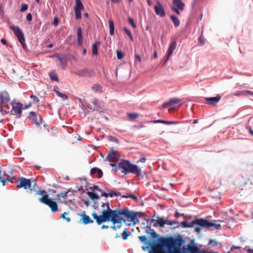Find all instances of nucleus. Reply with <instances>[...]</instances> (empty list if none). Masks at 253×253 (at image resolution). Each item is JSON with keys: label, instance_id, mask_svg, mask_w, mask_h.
<instances>
[{"label": "nucleus", "instance_id": "1", "mask_svg": "<svg viewBox=\"0 0 253 253\" xmlns=\"http://www.w3.org/2000/svg\"><path fill=\"white\" fill-rule=\"evenodd\" d=\"M102 207L104 209L102 211L101 215H98L95 212L92 213L93 219L98 225L107 221H111L113 223V226L111 228L116 230L121 227L123 221L125 223H135L138 221L136 213L130 211L127 208L122 210H112L110 209L108 202L103 203Z\"/></svg>", "mask_w": 253, "mask_h": 253}, {"label": "nucleus", "instance_id": "2", "mask_svg": "<svg viewBox=\"0 0 253 253\" xmlns=\"http://www.w3.org/2000/svg\"><path fill=\"white\" fill-rule=\"evenodd\" d=\"M149 253H174V237H160Z\"/></svg>", "mask_w": 253, "mask_h": 253}, {"label": "nucleus", "instance_id": "3", "mask_svg": "<svg viewBox=\"0 0 253 253\" xmlns=\"http://www.w3.org/2000/svg\"><path fill=\"white\" fill-rule=\"evenodd\" d=\"M179 224H180L181 226L184 228L191 227L194 224H196L202 227H206L207 228L214 227L216 229H218L220 227V224L214 223L203 218H196L189 223H188L185 221H182L180 223L175 221V228H179Z\"/></svg>", "mask_w": 253, "mask_h": 253}, {"label": "nucleus", "instance_id": "4", "mask_svg": "<svg viewBox=\"0 0 253 253\" xmlns=\"http://www.w3.org/2000/svg\"><path fill=\"white\" fill-rule=\"evenodd\" d=\"M117 169L125 175L129 173L135 174L137 176L141 175V170L136 165L132 164L129 161L122 160L118 164Z\"/></svg>", "mask_w": 253, "mask_h": 253}, {"label": "nucleus", "instance_id": "5", "mask_svg": "<svg viewBox=\"0 0 253 253\" xmlns=\"http://www.w3.org/2000/svg\"><path fill=\"white\" fill-rule=\"evenodd\" d=\"M241 188L239 193L241 196L253 198V175H251L247 180H245L241 185Z\"/></svg>", "mask_w": 253, "mask_h": 253}, {"label": "nucleus", "instance_id": "6", "mask_svg": "<svg viewBox=\"0 0 253 253\" xmlns=\"http://www.w3.org/2000/svg\"><path fill=\"white\" fill-rule=\"evenodd\" d=\"M39 201L47 206L50 209L52 212H55L58 211V206L56 202L53 201L50 198H47V196L41 197L39 199Z\"/></svg>", "mask_w": 253, "mask_h": 253}, {"label": "nucleus", "instance_id": "7", "mask_svg": "<svg viewBox=\"0 0 253 253\" xmlns=\"http://www.w3.org/2000/svg\"><path fill=\"white\" fill-rule=\"evenodd\" d=\"M13 31L14 35L17 37L19 42L21 44L23 48H25L26 44L24 34L21 29L18 26L12 25L10 27Z\"/></svg>", "mask_w": 253, "mask_h": 253}, {"label": "nucleus", "instance_id": "8", "mask_svg": "<svg viewBox=\"0 0 253 253\" xmlns=\"http://www.w3.org/2000/svg\"><path fill=\"white\" fill-rule=\"evenodd\" d=\"M16 182L18 184L16 186L17 188L32 190L31 188L32 182L29 179H27L24 177H20L18 178Z\"/></svg>", "mask_w": 253, "mask_h": 253}, {"label": "nucleus", "instance_id": "9", "mask_svg": "<svg viewBox=\"0 0 253 253\" xmlns=\"http://www.w3.org/2000/svg\"><path fill=\"white\" fill-rule=\"evenodd\" d=\"M12 110L11 114L14 115H16V117L20 118L21 117L22 110L23 109V105L19 102H12ZM28 106H26L24 109L27 108Z\"/></svg>", "mask_w": 253, "mask_h": 253}, {"label": "nucleus", "instance_id": "10", "mask_svg": "<svg viewBox=\"0 0 253 253\" xmlns=\"http://www.w3.org/2000/svg\"><path fill=\"white\" fill-rule=\"evenodd\" d=\"M29 118L31 122L36 126L42 124V119L40 114L34 112H31Z\"/></svg>", "mask_w": 253, "mask_h": 253}, {"label": "nucleus", "instance_id": "11", "mask_svg": "<svg viewBox=\"0 0 253 253\" xmlns=\"http://www.w3.org/2000/svg\"><path fill=\"white\" fill-rule=\"evenodd\" d=\"M76 4L74 7V11L75 13L76 18L77 19H80L81 18V10L84 8L83 4H82L80 0H75Z\"/></svg>", "mask_w": 253, "mask_h": 253}, {"label": "nucleus", "instance_id": "12", "mask_svg": "<svg viewBox=\"0 0 253 253\" xmlns=\"http://www.w3.org/2000/svg\"><path fill=\"white\" fill-rule=\"evenodd\" d=\"M120 159V154L117 151H114L112 148L111 150L109 152L106 159L112 162H117Z\"/></svg>", "mask_w": 253, "mask_h": 253}, {"label": "nucleus", "instance_id": "13", "mask_svg": "<svg viewBox=\"0 0 253 253\" xmlns=\"http://www.w3.org/2000/svg\"><path fill=\"white\" fill-rule=\"evenodd\" d=\"M185 3L182 1V0H175V13L179 15L180 11H183L185 9Z\"/></svg>", "mask_w": 253, "mask_h": 253}, {"label": "nucleus", "instance_id": "14", "mask_svg": "<svg viewBox=\"0 0 253 253\" xmlns=\"http://www.w3.org/2000/svg\"><path fill=\"white\" fill-rule=\"evenodd\" d=\"M155 11L157 15L160 16L161 17H164L166 15L165 11L163 8V5L159 2H158L157 4L154 6Z\"/></svg>", "mask_w": 253, "mask_h": 253}, {"label": "nucleus", "instance_id": "15", "mask_svg": "<svg viewBox=\"0 0 253 253\" xmlns=\"http://www.w3.org/2000/svg\"><path fill=\"white\" fill-rule=\"evenodd\" d=\"M221 99V96L217 95L215 97H206L205 100L207 104L213 105L218 103Z\"/></svg>", "mask_w": 253, "mask_h": 253}, {"label": "nucleus", "instance_id": "16", "mask_svg": "<svg viewBox=\"0 0 253 253\" xmlns=\"http://www.w3.org/2000/svg\"><path fill=\"white\" fill-rule=\"evenodd\" d=\"M10 100L9 95L7 91H1L0 94V103L6 104Z\"/></svg>", "mask_w": 253, "mask_h": 253}, {"label": "nucleus", "instance_id": "17", "mask_svg": "<svg viewBox=\"0 0 253 253\" xmlns=\"http://www.w3.org/2000/svg\"><path fill=\"white\" fill-rule=\"evenodd\" d=\"M90 174L92 176H96V177L100 178L102 177L103 175V172L101 169L97 168H93L90 170Z\"/></svg>", "mask_w": 253, "mask_h": 253}, {"label": "nucleus", "instance_id": "18", "mask_svg": "<svg viewBox=\"0 0 253 253\" xmlns=\"http://www.w3.org/2000/svg\"><path fill=\"white\" fill-rule=\"evenodd\" d=\"M185 242V241L181 235L175 236V247H176L178 250H179L180 248Z\"/></svg>", "mask_w": 253, "mask_h": 253}, {"label": "nucleus", "instance_id": "19", "mask_svg": "<svg viewBox=\"0 0 253 253\" xmlns=\"http://www.w3.org/2000/svg\"><path fill=\"white\" fill-rule=\"evenodd\" d=\"M188 250L190 253H211V252L202 251H200L199 248L195 246L188 244Z\"/></svg>", "mask_w": 253, "mask_h": 253}, {"label": "nucleus", "instance_id": "20", "mask_svg": "<svg viewBox=\"0 0 253 253\" xmlns=\"http://www.w3.org/2000/svg\"><path fill=\"white\" fill-rule=\"evenodd\" d=\"M79 75L82 77H90L94 75V72L91 70L84 69L80 71L79 73Z\"/></svg>", "mask_w": 253, "mask_h": 253}, {"label": "nucleus", "instance_id": "21", "mask_svg": "<svg viewBox=\"0 0 253 253\" xmlns=\"http://www.w3.org/2000/svg\"><path fill=\"white\" fill-rule=\"evenodd\" d=\"M80 216H82V222L84 224L92 223L93 222V221L90 218L88 215L85 214V211H84L82 213H81Z\"/></svg>", "mask_w": 253, "mask_h": 253}, {"label": "nucleus", "instance_id": "22", "mask_svg": "<svg viewBox=\"0 0 253 253\" xmlns=\"http://www.w3.org/2000/svg\"><path fill=\"white\" fill-rule=\"evenodd\" d=\"M165 224L166 222L164 221V219L162 217H158L156 222L154 224V226L163 227Z\"/></svg>", "mask_w": 253, "mask_h": 253}, {"label": "nucleus", "instance_id": "23", "mask_svg": "<svg viewBox=\"0 0 253 253\" xmlns=\"http://www.w3.org/2000/svg\"><path fill=\"white\" fill-rule=\"evenodd\" d=\"M78 44L81 45L83 43L82 32L81 27H79L77 29Z\"/></svg>", "mask_w": 253, "mask_h": 253}, {"label": "nucleus", "instance_id": "24", "mask_svg": "<svg viewBox=\"0 0 253 253\" xmlns=\"http://www.w3.org/2000/svg\"><path fill=\"white\" fill-rule=\"evenodd\" d=\"M173 48H174V42H171V44L169 49V50L167 52V54L166 55V58L165 61V62H166L167 61V60L169 59V57L172 55V53H173Z\"/></svg>", "mask_w": 253, "mask_h": 253}, {"label": "nucleus", "instance_id": "25", "mask_svg": "<svg viewBox=\"0 0 253 253\" xmlns=\"http://www.w3.org/2000/svg\"><path fill=\"white\" fill-rule=\"evenodd\" d=\"M53 90L59 97L63 98L64 99H66L68 98L67 95L59 92V88L58 86H54Z\"/></svg>", "mask_w": 253, "mask_h": 253}, {"label": "nucleus", "instance_id": "26", "mask_svg": "<svg viewBox=\"0 0 253 253\" xmlns=\"http://www.w3.org/2000/svg\"><path fill=\"white\" fill-rule=\"evenodd\" d=\"M49 76L50 79L51 81H57V82L58 81V78L57 74H56V73L55 71H52L50 72L49 73Z\"/></svg>", "mask_w": 253, "mask_h": 253}, {"label": "nucleus", "instance_id": "27", "mask_svg": "<svg viewBox=\"0 0 253 253\" xmlns=\"http://www.w3.org/2000/svg\"><path fill=\"white\" fill-rule=\"evenodd\" d=\"M87 194L90 198H91L93 201H94V204H95V200H97L99 198V197L97 196V195L92 192L89 191H88L87 192Z\"/></svg>", "mask_w": 253, "mask_h": 253}, {"label": "nucleus", "instance_id": "28", "mask_svg": "<svg viewBox=\"0 0 253 253\" xmlns=\"http://www.w3.org/2000/svg\"><path fill=\"white\" fill-rule=\"evenodd\" d=\"M100 44L99 42H97L93 44L92 46V53L94 55H96L98 54L97 46Z\"/></svg>", "mask_w": 253, "mask_h": 253}, {"label": "nucleus", "instance_id": "29", "mask_svg": "<svg viewBox=\"0 0 253 253\" xmlns=\"http://www.w3.org/2000/svg\"><path fill=\"white\" fill-rule=\"evenodd\" d=\"M109 27L110 29V34L113 35L114 34V22L112 20H110L108 22Z\"/></svg>", "mask_w": 253, "mask_h": 253}, {"label": "nucleus", "instance_id": "30", "mask_svg": "<svg viewBox=\"0 0 253 253\" xmlns=\"http://www.w3.org/2000/svg\"><path fill=\"white\" fill-rule=\"evenodd\" d=\"M131 235V233L127 230V228H126L125 230L121 234V236H122L123 239L126 240L127 239L128 237H129Z\"/></svg>", "mask_w": 253, "mask_h": 253}, {"label": "nucleus", "instance_id": "31", "mask_svg": "<svg viewBox=\"0 0 253 253\" xmlns=\"http://www.w3.org/2000/svg\"><path fill=\"white\" fill-rule=\"evenodd\" d=\"M91 89L94 92H101L102 87L99 84H94L92 86Z\"/></svg>", "mask_w": 253, "mask_h": 253}, {"label": "nucleus", "instance_id": "32", "mask_svg": "<svg viewBox=\"0 0 253 253\" xmlns=\"http://www.w3.org/2000/svg\"><path fill=\"white\" fill-rule=\"evenodd\" d=\"M127 115L131 120H135L139 117V114L136 113H128Z\"/></svg>", "mask_w": 253, "mask_h": 253}, {"label": "nucleus", "instance_id": "33", "mask_svg": "<svg viewBox=\"0 0 253 253\" xmlns=\"http://www.w3.org/2000/svg\"><path fill=\"white\" fill-rule=\"evenodd\" d=\"M174 103V98H171L169 101L165 102L163 104L162 107L167 108L169 106L172 105Z\"/></svg>", "mask_w": 253, "mask_h": 253}, {"label": "nucleus", "instance_id": "34", "mask_svg": "<svg viewBox=\"0 0 253 253\" xmlns=\"http://www.w3.org/2000/svg\"><path fill=\"white\" fill-rule=\"evenodd\" d=\"M124 30L125 32L128 35L131 41H133V38L130 31L126 28H124Z\"/></svg>", "mask_w": 253, "mask_h": 253}, {"label": "nucleus", "instance_id": "35", "mask_svg": "<svg viewBox=\"0 0 253 253\" xmlns=\"http://www.w3.org/2000/svg\"><path fill=\"white\" fill-rule=\"evenodd\" d=\"M217 244V242L215 240L210 239L208 245L210 247H213L216 246Z\"/></svg>", "mask_w": 253, "mask_h": 253}, {"label": "nucleus", "instance_id": "36", "mask_svg": "<svg viewBox=\"0 0 253 253\" xmlns=\"http://www.w3.org/2000/svg\"><path fill=\"white\" fill-rule=\"evenodd\" d=\"M69 212H64L61 215V218L66 220L67 222H70L71 221V218L69 217H65V215L68 214Z\"/></svg>", "mask_w": 253, "mask_h": 253}, {"label": "nucleus", "instance_id": "37", "mask_svg": "<svg viewBox=\"0 0 253 253\" xmlns=\"http://www.w3.org/2000/svg\"><path fill=\"white\" fill-rule=\"evenodd\" d=\"M69 191V190L68 191H66H66L62 192L59 194H57L56 197L58 198L62 197V198L65 199L67 197V195Z\"/></svg>", "mask_w": 253, "mask_h": 253}, {"label": "nucleus", "instance_id": "38", "mask_svg": "<svg viewBox=\"0 0 253 253\" xmlns=\"http://www.w3.org/2000/svg\"><path fill=\"white\" fill-rule=\"evenodd\" d=\"M154 122L155 123H164V124H174V122L173 121H164V120H156V121H154Z\"/></svg>", "mask_w": 253, "mask_h": 253}, {"label": "nucleus", "instance_id": "39", "mask_svg": "<svg viewBox=\"0 0 253 253\" xmlns=\"http://www.w3.org/2000/svg\"><path fill=\"white\" fill-rule=\"evenodd\" d=\"M40 193H37V194H40L42 195V197H43L44 196H47V198H49V195L47 194L46 192L44 190L39 191Z\"/></svg>", "mask_w": 253, "mask_h": 253}, {"label": "nucleus", "instance_id": "40", "mask_svg": "<svg viewBox=\"0 0 253 253\" xmlns=\"http://www.w3.org/2000/svg\"><path fill=\"white\" fill-rule=\"evenodd\" d=\"M117 58L119 59H121L124 57V53L120 50H117Z\"/></svg>", "mask_w": 253, "mask_h": 253}, {"label": "nucleus", "instance_id": "41", "mask_svg": "<svg viewBox=\"0 0 253 253\" xmlns=\"http://www.w3.org/2000/svg\"><path fill=\"white\" fill-rule=\"evenodd\" d=\"M128 22L134 28H135L136 27V25L134 23V21L132 18L131 17L128 18Z\"/></svg>", "mask_w": 253, "mask_h": 253}, {"label": "nucleus", "instance_id": "42", "mask_svg": "<svg viewBox=\"0 0 253 253\" xmlns=\"http://www.w3.org/2000/svg\"><path fill=\"white\" fill-rule=\"evenodd\" d=\"M28 8V6L27 4H22V7L20 9V11L22 12H24L25 11L27 10Z\"/></svg>", "mask_w": 253, "mask_h": 253}, {"label": "nucleus", "instance_id": "43", "mask_svg": "<svg viewBox=\"0 0 253 253\" xmlns=\"http://www.w3.org/2000/svg\"><path fill=\"white\" fill-rule=\"evenodd\" d=\"M179 216H183L184 219L186 218L183 213H180L178 212L177 211H175V217L178 218Z\"/></svg>", "mask_w": 253, "mask_h": 253}, {"label": "nucleus", "instance_id": "44", "mask_svg": "<svg viewBox=\"0 0 253 253\" xmlns=\"http://www.w3.org/2000/svg\"><path fill=\"white\" fill-rule=\"evenodd\" d=\"M30 97L33 99L34 103H38L40 101L39 99L35 95H31Z\"/></svg>", "mask_w": 253, "mask_h": 253}, {"label": "nucleus", "instance_id": "45", "mask_svg": "<svg viewBox=\"0 0 253 253\" xmlns=\"http://www.w3.org/2000/svg\"><path fill=\"white\" fill-rule=\"evenodd\" d=\"M139 240L144 243H146L147 240V238L145 236H141L139 237Z\"/></svg>", "mask_w": 253, "mask_h": 253}, {"label": "nucleus", "instance_id": "46", "mask_svg": "<svg viewBox=\"0 0 253 253\" xmlns=\"http://www.w3.org/2000/svg\"><path fill=\"white\" fill-rule=\"evenodd\" d=\"M164 221L166 222V224L169 225H172L174 224V221H171L169 219H164Z\"/></svg>", "mask_w": 253, "mask_h": 253}, {"label": "nucleus", "instance_id": "47", "mask_svg": "<svg viewBox=\"0 0 253 253\" xmlns=\"http://www.w3.org/2000/svg\"><path fill=\"white\" fill-rule=\"evenodd\" d=\"M90 189H92L93 190H96L100 192H101V189L98 187L97 185H93L92 187H90Z\"/></svg>", "mask_w": 253, "mask_h": 253}, {"label": "nucleus", "instance_id": "48", "mask_svg": "<svg viewBox=\"0 0 253 253\" xmlns=\"http://www.w3.org/2000/svg\"><path fill=\"white\" fill-rule=\"evenodd\" d=\"M135 60H137L139 63H141V58L139 54H135Z\"/></svg>", "mask_w": 253, "mask_h": 253}, {"label": "nucleus", "instance_id": "49", "mask_svg": "<svg viewBox=\"0 0 253 253\" xmlns=\"http://www.w3.org/2000/svg\"><path fill=\"white\" fill-rule=\"evenodd\" d=\"M59 23V20L57 17L54 18L53 25L54 26H56Z\"/></svg>", "mask_w": 253, "mask_h": 253}, {"label": "nucleus", "instance_id": "50", "mask_svg": "<svg viewBox=\"0 0 253 253\" xmlns=\"http://www.w3.org/2000/svg\"><path fill=\"white\" fill-rule=\"evenodd\" d=\"M107 191L108 192V194L110 197H113L114 196V193H115V192H113L111 190H107Z\"/></svg>", "mask_w": 253, "mask_h": 253}, {"label": "nucleus", "instance_id": "51", "mask_svg": "<svg viewBox=\"0 0 253 253\" xmlns=\"http://www.w3.org/2000/svg\"><path fill=\"white\" fill-rule=\"evenodd\" d=\"M26 19L28 21H31L32 20V16L31 13H28L26 16Z\"/></svg>", "mask_w": 253, "mask_h": 253}, {"label": "nucleus", "instance_id": "52", "mask_svg": "<svg viewBox=\"0 0 253 253\" xmlns=\"http://www.w3.org/2000/svg\"><path fill=\"white\" fill-rule=\"evenodd\" d=\"M181 100L178 98H175V111L176 110V104L181 103Z\"/></svg>", "mask_w": 253, "mask_h": 253}, {"label": "nucleus", "instance_id": "53", "mask_svg": "<svg viewBox=\"0 0 253 253\" xmlns=\"http://www.w3.org/2000/svg\"><path fill=\"white\" fill-rule=\"evenodd\" d=\"M180 25V22L178 19L175 17V26H178Z\"/></svg>", "mask_w": 253, "mask_h": 253}, {"label": "nucleus", "instance_id": "54", "mask_svg": "<svg viewBox=\"0 0 253 253\" xmlns=\"http://www.w3.org/2000/svg\"><path fill=\"white\" fill-rule=\"evenodd\" d=\"M151 235L152 237L153 238H156L158 237V234H157L155 232H153L151 233Z\"/></svg>", "mask_w": 253, "mask_h": 253}, {"label": "nucleus", "instance_id": "55", "mask_svg": "<svg viewBox=\"0 0 253 253\" xmlns=\"http://www.w3.org/2000/svg\"><path fill=\"white\" fill-rule=\"evenodd\" d=\"M101 196L102 197H105L106 198H108V196H109V194H108V193H106L105 192H102L101 191Z\"/></svg>", "mask_w": 253, "mask_h": 253}, {"label": "nucleus", "instance_id": "56", "mask_svg": "<svg viewBox=\"0 0 253 253\" xmlns=\"http://www.w3.org/2000/svg\"><path fill=\"white\" fill-rule=\"evenodd\" d=\"M244 250L249 252V253H253V250L250 249L248 247L244 248Z\"/></svg>", "mask_w": 253, "mask_h": 253}, {"label": "nucleus", "instance_id": "57", "mask_svg": "<svg viewBox=\"0 0 253 253\" xmlns=\"http://www.w3.org/2000/svg\"><path fill=\"white\" fill-rule=\"evenodd\" d=\"M110 165L112 167H114L115 168V171H117L118 170H119V169H117V167L116 166V165L114 163H110Z\"/></svg>", "mask_w": 253, "mask_h": 253}, {"label": "nucleus", "instance_id": "58", "mask_svg": "<svg viewBox=\"0 0 253 253\" xmlns=\"http://www.w3.org/2000/svg\"><path fill=\"white\" fill-rule=\"evenodd\" d=\"M241 249V247L240 246H233L231 248V251H233L235 249Z\"/></svg>", "mask_w": 253, "mask_h": 253}, {"label": "nucleus", "instance_id": "59", "mask_svg": "<svg viewBox=\"0 0 253 253\" xmlns=\"http://www.w3.org/2000/svg\"><path fill=\"white\" fill-rule=\"evenodd\" d=\"M201 228L200 227H196L194 229V231L198 233H199L201 232Z\"/></svg>", "mask_w": 253, "mask_h": 253}, {"label": "nucleus", "instance_id": "60", "mask_svg": "<svg viewBox=\"0 0 253 253\" xmlns=\"http://www.w3.org/2000/svg\"><path fill=\"white\" fill-rule=\"evenodd\" d=\"M93 103L94 105L98 106V101L97 99H94L93 101Z\"/></svg>", "mask_w": 253, "mask_h": 253}, {"label": "nucleus", "instance_id": "61", "mask_svg": "<svg viewBox=\"0 0 253 253\" xmlns=\"http://www.w3.org/2000/svg\"><path fill=\"white\" fill-rule=\"evenodd\" d=\"M146 161V159L145 158H141L139 161L137 162V163H139V162H141L142 163H144Z\"/></svg>", "mask_w": 253, "mask_h": 253}, {"label": "nucleus", "instance_id": "62", "mask_svg": "<svg viewBox=\"0 0 253 253\" xmlns=\"http://www.w3.org/2000/svg\"><path fill=\"white\" fill-rule=\"evenodd\" d=\"M129 197L130 198H132L134 200H136L137 199V197L136 196H135V195H130V196H129Z\"/></svg>", "mask_w": 253, "mask_h": 253}, {"label": "nucleus", "instance_id": "63", "mask_svg": "<svg viewBox=\"0 0 253 253\" xmlns=\"http://www.w3.org/2000/svg\"><path fill=\"white\" fill-rule=\"evenodd\" d=\"M199 40L201 42V43L203 44L205 43L204 38H202V37H200L199 38Z\"/></svg>", "mask_w": 253, "mask_h": 253}, {"label": "nucleus", "instance_id": "64", "mask_svg": "<svg viewBox=\"0 0 253 253\" xmlns=\"http://www.w3.org/2000/svg\"><path fill=\"white\" fill-rule=\"evenodd\" d=\"M175 253H184L183 252H180L179 250H178L176 247H175Z\"/></svg>", "mask_w": 253, "mask_h": 253}]
</instances>
